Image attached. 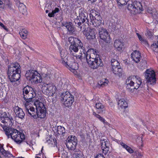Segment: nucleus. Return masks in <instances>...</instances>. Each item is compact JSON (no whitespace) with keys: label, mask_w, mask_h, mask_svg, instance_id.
Here are the masks:
<instances>
[{"label":"nucleus","mask_w":158,"mask_h":158,"mask_svg":"<svg viewBox=\"0 0 158 158\" xmlns=\"http://www.w3.org/2000/svg\"><path fill=\"white\" fill-rule=\"evenodd\" d=\"M21 67L17 62L10 64L8 67V76L10 82H15L19 80L20 78Z\"/></svg>","instance_id":"1"},{"label":"nucleus","mask_w":158,"mask_h":158,"mask_svg":"<svg viewBox=\"0 0 158 158\" xmlns=\"http://www.w3.org/2000/svg\"><path fill=\"white\" fill-rule=\"evenodd\" d=\"M96 53H98V50H95ZM85 50H83V53L84 55L86 56V58L87 62L89 64V67L93 69H95L99 67L102 66L103 64V63L101 59L100 56L96 54L97 57L95 58L91 57V55L88 54V53L89 52V50L86 52L85 54Z\"/></svg>","instance_id":"2"},{"label":"nucleus","mask_w":158,"mask_h":158,"mask_svg":"<svg viewBox=\"0 0 158 158\" xmlns=\"http://www.w3.org/2000/svg\"><path fill=\"white\" fill-rule=\"evenodd\" d=\"M23 98L26 101V103L31 102L34 104L35 102L33 101L34 100L33 99L35 97L36 94L33 88L27 85L23 88Z\"/></svg>","instance_id":"3"},{"label":"nucleus","mask_w":158,"mask_h":158,"mask_svg":"<svg viewBox=\"0 0 158 158\" xmlns=\"http://www.w3.org/2000/svg\"><path fill=\"white\" fill-rule=\"evenodd\" d=\"M25 76L27 80L32 81L35 84L41 83L42 81L41 75L36 70H30L27 71Z\"/></svg>","instance_id":"4"},{"label":"nucleus","mask_w":158,"mask_h":158,"mask_svg":"<svg viewBox=\"0 0 158 158\" xmlns=\"http://www.w3.org/2000/svg\"><path fill=\"white\" fill-rule=\"evenodd\" d=\"M90 22L94 26H100L102 23V18L100 13L96 10L92 9L90 10L89 14Z\"/></svg>","instance_id":"5"},{"label":"nucleus","mask_w":158,"mask_h":158,"mask_svg":"<svg viewBox=\"0 0 158 158\" xmlns=\"http://www.w3.org/2000/svg\"><path fill=\"white\" fill-rule=\"evenodd\" d=\"M34 104L36 108L35 115L37 116L36 118H45L46 116V111L44 104L38 100L35 101Z\"/></svg>","instance_id":"6"},{"label":"nucleus","mask_w":158,"mask_h":158,"mask_svg":"<svg viewBox=\"0 0 158 158\" xmlns=\"http://www.w3.org/2000/svg\"><path fill=\"white\" fill-rule=\"evenodd\" d=\"M68 41L71 44L69 49H85V48L83 46L81 40L77 38L71 36L69 38Z\"/></svg>","instance_id":"7"},{"label":"nucleus","mask_w":158,"mask_h":158,"mask_svg":"<svg viewBox=\"0 0 158 158\" xmlns=\"http://www.w3.org/2000/svg\"><path fill=\"white\" fill-rule=\"evenodd\" d=\"M43 92L48 96H52L55 93L56 88L55 86L52 84L44 83L42 85Z\"/></svg>","instance_id":"8"},{"label":"nucleus","mask_w":158,"mask_h":158,"mask_svg":"<svg viewBox=\"0 0 158 158\" xmlns=\"http://www.w3.org/2000/svg\"><path fill=\"white\" fill-rule=\"evenodd\" d=\"M127 9L131 11V13L135 14L137 13H139L143 10V7L141 3L137 1H135L131 4H128Z\"/></svg>","instance_id":"9"},{"label":"nucleus","mask_w":158,"mask_h":158,"mask_svg":"<svg viewBox=\"0 0 158 158\" xmlns=\"http://www.w3.org/2000/svg\"><path fill=\"white\" fill-rule=\"evenodd\" d=\"M144 74L147 84L152 85L154 83H155L156 79L154 71H150L147 69L144 73Z\"/></svg>","instance_id":"10"},{"label":"nucleus","mask_w":158,"mask_h":158,"mask_svg":"<svg viewBox=\"0 0 158 158\" xmlns=\"http://www.w3.org/2000/svg\"><path fill=\"white\" fill-rule=\"evenodd\" d=\"M77 144V139L75 136H69L66 140V145L67 148L71 150L75 149Z\"/></svg>","instance_id":"11"},{"label":"nucleus","mask_w":158,"mask_h":158,"mask_svg":"<svg viewBox=\"0 0 158 158\" xmlns=\"http://www.w3.org/2000/svg\"><path fill=\"white\" fill-rule=\"evenodd\" d=\"M63 65L74 73L76 72V70L78 68V64L75 62L73 58L69 57V60L66 62V64H64Z\"/></svg>","instance_id":"12"},{"label":"nucleus","mask_w":158,"mask_h":158,"mask_svg":"<svg viewBox=\"0 0 158 158\" xmlns=\"http://www.w3.org/2000/svg\"><path fill=\"white\" fill-rule=\"evenodd\" d=\"M99 34L100 38L102 40L106 43L110 42V36L107 30L103 27L99 28Z\"/></svg>","instance_id":"13"},{"label":"nucleus","mask_w":158,"mask_h":158,"mask_svg":"<svg viewBox=\"0 0 158 158\" xmlns=\"http://www.w3.org/2000/svg\"><path fill=\"white\" fill-rule=\"evenodd\" d=\"M29 103H25V106L26 109V113L27 115L31 116L33 117L34 118L36 119L37 116L35 115L36 111L34 107L31 106Z\"/></svg>","instance_id":"14"},{"label":"nucleus","mask_w":158,"mask_h":158,"mask_svg":"<svg viewBox=\"0 0 158 158\" xmlns=\"http://www.w3.org/2000/svg\"><path fill=\"white\" fill-rule=\"evenodd\" d=\"M60 98L61 100L74 101L73 96L68 91L62 93L60 96Z\"/></svg>","instance_id":"15"},{"label":"nucleus","mask_w":158,"mask_h":158,"mask_svg":"<svg viewBox=\"0 0 158 158\" xmlns=\"http://www.w3.org/2000/svg\"><path fill=\"white\" fill-rule=\"evenodd\" d=\"M83 34L87 39L91 40L95 38V32L94 30L90 28H89V30L85 29L83 31Z\"/></svg>","instance_id":"16"},{"label":"nucleus","mask_w":158,"mask_h":158,"mask_svg":"<svg viewBox=\"0 0 158 158\" xmlns=\"http://www.w3.org/2000/svg\"><path fill=\"white\" fill-rule=\"evenodd\" d=\"M61 59L60 62L63 65L66 64V62L69 60L68 54L67 50H61L60 52Z\"/></svg>","instance_id":"17"},{"label":"nucleus","mask_w":158,"mask_h":158,"mask_svg":"<svg viewBox=\"0 0 158 158\" xmlns=\"http://www.w3.org/2000/svg\"><path fill=\"white\" fill-rule=\"evenodd\" d=\"M14 111L16 116L23 119L24 117L25 114L22 109L18 106H16L14 108Z\"/></svg>","instance_id":"18"},{"label":"nucleus","mask_w":158,"mask_h":158,"mask_svg":"<svg viewBox=\"0 0 158 158\" xmlns=\"http://www.w3.org/2000/svg\"><path fill=\"white\" fill-rule=\"evenodd\" d=\"M62 25L66 27L68 31L71 33H73L75 31V28L71 22H63Z\"/></svg>","instance_id":"19"},{"label":"nucleus","mask_w":158,"mask_h":158,"mask_svg":"<svg viewBox=\"0 0 158 158\" xmlns=\"http://www.w3.org/2000/svg\"><path fill=\"white\" fill-rule=\"evenodd\" d=\"M131 56L133 58V60L135 63H138L140 60L141 58V53L139 52L137 50L131 53Z\"/></svg>","instance_id":"20"},{"label":"nucleus","mask_w":158,"mask_h":158,"mask_svg":"<svg viewBox=\"0 0 158 158\" xmlns=\"http://www.w3.org/2000/svg\"><path fill=\"white\" fill-rule=\"evenodd\" d=\"M79 17L82 23L86 21V23L88 24L89 22L90 19H88V14L85 11H82L80 13Z\"/></svg>","instance_id":"21"},{"label":"nucleus","mask_w":158,"mask_h":158,"mask_svg":"<svg viewBox=\"0 0 158 158\" xmlns=\"http://www.w3.org/2000/svg\"><path fill=\"white\" fill-rule=\"evenodd\" d=\"M133 78L135 79L136 81V83L134 82V84L133 86H132V88H131V90H129V91H131L132 89H138L139 86L142 83L141 79L138 76H133Z\"/></svg>","instance_id":"22"},{"label":"nucleus","mask_w":158,"mask_h":158,"mask_svg":"<svg viewBox=\"0 0 158 158\" xmlns=\"http://www.w3.org/2000/svg\"><path fill=\"white\" fill-rule=\"evenodd\" d=\"M70 53L77 59H81L82 58V53L81 50H70Z\"/></svg>","instance_id":"23"},{"label":"nucleus","mask_w":158,"mask_h":158,"mask_svg":"<svg viewBox=\"0 0 158 158\" xmlns=\"http://www.w3.org/2000/svg\"><path fill=\"white\" fill-rule=\"evenodd\" d=\"M14 132H13V133L10 137L16 143L18 142L19 140H17L19 139H18L20 137V136H18L19 134H20V132L16 129L14 130Z\"/></svg>","instance_id":"24"},{"label":"nucleus","mask_w":158,"mask_h":158,"mask_svg":"<svg viewBox=\"0 0 158 158\" xmlns=\"http://www.w3.org/2000/svg\"><path fill=\"white\" fill-rule=\"evenodd\" d=\"M133 76H131L128 77L126 80V84L127 85V89L131 90L130 87H132L133 86L134 84V82L132 80V78Z\"/></svg>","instance_id":"25"},{"label":"nucleus","mask_w":158,"mask_h":158,"mask_svg":"<svg viewBox=\"0 0 158 158\" xmlns=\"http://www.w3.org/2000/svg\"><path fill=\"white\" fill-rule=\"evenodd\" d=\"M3 129L5 131L6 134L8 138L11 136V135L14 132V130L15 129L9 127H4Z\"/></svg>","instance_id":"26"},{"label":"nucleus","mask_w":158,"mask_h":158,"mask_svg":"<svg viewBox=\"0 0 158 158\" xmlns=\"http://www.w3.org/2000/svg\"><path fill=\"white\" fill-rule=\"evenodd\" d=\"M112 70L113 73L116 75H118L119 76H121L122 73V69L121 68L120 66L118 67H114L112 68Z\"/></svg>","instance_id":"27"},{"label":"nucleus","mask_w":158,"mask_h":158,"mask_svg":"<svg viewBox=\"0 0 158 158\" xmlns=\"http://www.w3.org/2000/svg\"><path fill=\"white\" fill-rule=\"evenodd\" d=\"M55 130L56 133L59 135H61L64 136L65 133V128L60 126H57L56 129H55Z\"/></svg>","instance_id":"28"},{"label":"nucleus","mask_w":158,"mask_h":158,"mask_svg":"<svg viewBox=\"0 0 158 158\" xmlns=\"http://www.w3.org/2000/svg\"><path fill=\"white\" fill-rule=\"evenodd\" d=\"M95 106L97 109V112L99 114L102 113L104 111V106L101 103H96Z\"/></svg>","instance_id":"29"},{"label":"nucleus","mask_w":158,"mask_h":158,"mask_svg":"<svg viewBox=\"0 0 158 158\" xmlns=\"http://www.w3.org/2000/svg\"><path fill=\"white\" fill-rule=\"evenodd\" d=\"M114 48L117 49L119 48L122 49L124 48L123 43L118 40H115L114 42Z\"/></svg>","instance_id":"30"},{"label":"nucleus","mask_w":158,"mask_h":158,"mask_svg":"<svg viewBox=\"0 0 158 158\" xmlns=\"http://www.w3.org/2000/svg\"><path fill=\"white\" fill-rule=\"evenodd\" d=\"M114 57V58L112 59L111 60L112 67H118V66H120V64L118 61L117 60L118 56L116 55H115Z\"/></svg>","instance_id":"31"},{"label":"nucleus","mask_w":158,"mask_h":158,"mask_svg":"<svg viewBox=\"0 0 158 158\" xmlns=\"http://www.w3.org/2000/svg\"><path fill=\"white\" fill-rule=\"evenodd\" d=\"M19 34L22 39H25L27 37L28 32L26 29H22L20 30L19 32Z\"/></svg>","instance_id":"32"},{"label":"nucleus","mask_w":158,"mask_h":158,"mask_svg":"<svg viewBox=\"0 0 158 158\" xmlns=\"http://www.w3.org/2000/svg\"><path fill=\"white\" fill-rule=\"evenodd\" d=\"M118 104L119 106L122 108H125L127 107V102L123 99H120L118 101Z\"/></svg>","instance_id":"33"},{"label":"nucleus","mask_w":158,"mask_h":158,"mask_svg":"<svg viewBox=\"0 0 158 158\" xmlns=\"http://www.w3.org/2000/svg\"><path fill=\"white\" fill-rule=\"evenodd\" d=\"M108 82V81L106 79H102L98 82L97 87H103L104 86H106L107 85Z\"/></svg>","instance_id":"34"},{"label":"nucleus","mask_w":158,"mask_h":158,"mask_svg":"<svg viewBox=\"0 0 158 158\" xmlns=\"http://www.w3.org/2000/svg\"><path fill=\"white\" fill-rule=\"evenodd\" d=\"M0 152L5 156H10L11 155L8 151H6L3 148V146L0 143Z\"/></svg>","instance_id":"35"},{"label":"nucleus","mask_w":158,"mask_h":158,"mask_svg":"<svg viewBox=\"0 0 158 158\" xmlns=\"http://www.w3.org/2000/svg\"><path fill=\"white\" fill-rule=\"evenodd\" d=\"M19 9L20 12L23 14H26L27 9L25 5L22 3H20L19 6Z\"/></svg>","instance_id":"36"},{"label":"nucleus","mask_w":158,"mask_h":158,"mask_svg":"<svg viewBox=\"0 0 158 158\" xmlns=\"http://www.w3.org/2000/svg\"><path fill=\"white\" fill-rule=\"evenodd\" d=\"M61 103L63 105V106L69 108L70 107H71L72 106L73 102L74 101H66L65 100H61Z\"/></svg>","instance_id":"37"},{"label":"nucleus","mask_w":158,"mask_h":158,"mask_svg":"<svg viewBox=\"0 0 158 158\" xmlns=\"http://www.w3.org/2000/svg\"><path fill=\"white\" fill-rule=\"evenodd\" d=\"M93 114L96 118H98L101 121L103 122V123H106V124H108V123L106 122V121L104 118H102L99 115L97 114L95 112H93Z\"/></svg>","instance_id":"38"},{"label":"nucleus","mask_w":158,"mask_h":158,"mask_svg":"<svg viewBox=\"0 0 158 158\" xmlns=\"http://www.w3.org/2000/svg\"><path fill=\"white\" fill-rule=\"evenodd\" d=\"M18 136H20V137L18 139H19L17 140H19V142H17L16 143L18 144H19L22 142V141L23 139H25V135L24 134L21 133H20V134H19Z\"/></svg>","instance_id":"39"},{"label":"nucleus","mask_w":158,"mask_h":158,"mask_svg":"<svg viewBox=\"0 0 158 158\" xmlns=\"http://www.w3.org/2000/svg\"><path fill=\"white\" fill-rule=\"evenodd\" d=\"M109 143L106 140L105 141L104 140H103L102 142H101V148L102 149L103 148H105V147H107L108 145H109Z\"/></svg>","instance_id":"40"},{"label":"nucleus","mask_w":158,"mask_h":158,"mask_svg":"<svg viewBox=\"0 0 158 158\" xmlns=\"http://www.w3.org/2000/svg\"><path fill=\"white\" fill-rule=\"evenodd\" d=\"M118 4L119 5H123L127 4L128 0H117Z\"/></svg>","instance_id":"41"},{"label":"nucleus","mask_w":158,"mask_h":158,"mask_svg":"<svg viewBox=\"0 0 158 158\" xmlns=\"http://www.w3.org/2000/svg\"><path fill=\"white\" fill-rule=\"evenodd\" d=\"M107 146V147H105V148H103L102 149L103 152V153H104L105 155H106L107 153L109 151V145Z\"/></svg>","instance_id":"42"},{"label":"nucleus","mask_w":158,"mask_h":158,"mask_svg":"<svg viewBox=\"0 0 158 158\" xmlns=\"http://www.w3.org/2000/svg\"><path fill=\"white\" fill-rule=\"evenodd\" d=\"M146 35L148 36V37L151 38L152 36V32L149 30H147L146 33Z\"/></svg>","instance_id":"43"},{"label":"nucleus","mask_w":158,"mask_h":158,"mask_svg":"<svg viewBox=\"0 0 158 158\" xmlns=\"http://www.w3.org/2000/svg\"><path fill=\"white\" fill-rule=\"evenodd\" d=\"M158 43H154L151 45V48L152 49H158Z\"/></svg>","instance_id":"44"},{"label":"nucleus","mask_w":158,"mask_h":158,"mask_svg":"<svg viewBox=\"0 0 158 158\" xmlns=\"http://www.w3.org/2000/svg\"><path fill=\"white\" fill-rule=\"evenodd\" d=\"M126 150L130 153H132L134 152L133 150L129 146L127 148Z\"/></svg>","instance_id":"45"},{"label":"nucleus","mask_w":158,"mask_h":158,"mask_svg":"<svg viewBox=\"0 0 158 158\" xmlns=\"http://www.w3.org/2000/svg\"><path fill=\"white\" fill-rule=\"evenodd\" d=\"M141 43L143 44H144L146 46H148V44L147 41L145 39H143L141 41Z\"/></svg>","instance_id":"46"},{"label":"nucleus","mask_w":158,"mask_h":158,"mask_svg":"<svg viewBox=\"0 0 158 158\" xmlns=\"http://www.w3.org/2000/svg\"><path fill=\"white\" fill-rule=\"evenodd\" d=\"M59 11V9L58 8L56 7L55 8V10H52V12L54 15L55 14H56V13H58Z\"/></svg>","instance_id":"47"},{"label":"nucleus","mask_w":158,"mask_h":158,"mask_svg":"<svg viewBox=\"0 0 158 158\" xmlns=\"http://www.w3.org/2000/svg\"><path fill=\"white\" fill-rule=\"evenodd\" d=\"M75 22L76 23L77 22V24L79 27L81 26V23H82V22L81 21V20H79L78 19L76 20Z\"/></svg>","instance_id":"48"},{"label":"nucleus","mask_w":158,"mask_h":158,"mask_svg":"<svg viewBox=\"0 0 158 158\" xmlns=\"http://www.w3.org/2000/svg\"><path fill=\"white\" fill-rule=\"evenodd\" d=\"M120 144L121 146H122L123 147V148H124L126 149L128 147V146H127L126 144H125L124 143H123V142L121 143Z\"/></svg>","instance_id":"49"},{"label":"nucleus","mask_w":158,"mask_h":158,"mask_svg":"<svg viewBox=\"0 0 158 158\" xmlns=\"http://www.w3.org/2000/svg\"><path fill=\"white\" fill-rule=\"evenodd\" d=\"M136 35H137L138 37V38L139 40L141 41L143 39L142 36L138 33H137Z\"/></svg>","instance_id":"50"},{"label":"nucleus","mask_w":158,"mask_h":158,"mask_svg":"<svg viewBox=\"0 0 158 158\" xmlns=\"http://www.w3.org/2000/svg\"><path fill=\"white\" fill-rule=\"evenodd\" d=\"M96 158H105L104 156L101 154H99L96 157Z\"/></svg>","instance_id":"51"},{"label":"nucleus","mask_w":158,"mask_h":158,"mask_svg":"<svg viewBox=\"0 0 158 158\" xmlns=\"http://www.w3.org/2000/svg\"><path fill=\"white\" fill-rule=\"evenodd\" d=\"M48 16L50 17H53L54 16V15L52 12L51 13H49L48 14Z\"/></svg>","instance_id":"52"},{"label":"nucleus","mask_w":158,"mask_h":158,"mask_svg":"<svg viewBox=\"0 0 158 158\" xmlns=\"http://www.w3.org/2000/svg\"><path fill=\"white\" fill-rule=\"evenodd\" d=\"M125 64L126 65H128L130 64V62L128 60H126L125 61Z\"/></svg>","instance_id":"53"},{"label":"nucleus","mask_w":158,"mask_h":158,"mask_svg":"<svg viewBox=\"0 0 158 158\" xmlns=\"http://www.w3.org/2000/svg\"><path fill=\"white\" fill-rule=\"evenodd\" d=\"M137 155H137V156L139 157H142L143 156V154L141 153L140 152H138L137 154Z\"/></svg>","instance_id":"54"},{"label":"nucleus","mask_w":158,"mask_h":158,"mask_svg":"<svg viewBox=\"0 0 158 158\" xmlns=\"http://www.w3.org/2000/svg\"><path fill=\"white\" fill-rule=\"evenodd\" d=\"M85 45H86V47H87L86 48L88 49H90V50H91V49H94V48H90L89 47V46H88V44H85Z\"/></svg>","instance_id":"55"},{"label":"nucleus","mask_w":158,"mask_h":158,"mask_svg":"<svg viewBox=\"0 0 158 158\" xmlns=\"http://www.w3.org/2000/svg\"><path fill=\"white\" fill-rule=\"evenodd\" d=\"M53 140V142L54 143V145H56L57 142H56V140L55 139H52Z\"/></svg>","instance_id":"56"},{"label":"nucleus","mask_w":158,"mask_h":158,"mask_svg":"<svg viewBox=\"0 0 158 158\" xmlns=\"http://www.w3.org/2000/svg\"><path fill=\"white\" fill-rule=\"evenodd\" d=\"M25 49L31 48L29 46L27 45L26 44H25Z\"/></svg>","instance_id":"57"},{"label":"nucleus","mask_w":158,"mask_h":158,"mask_svg":"<svg viewBox=\"0 0 158 158\" xmlns=\"http://www.w3.org/2000/svg\"><path fill=\"white\" fill-rule=\"evenodd\" d=\"M2 27L3 29L6 30H7V29L6 28V27L4 25L3 26H2Z\"/></svg>","instance_id":"58"},{"label":"nucleus","mask_w":158,"mask_h":158,"mask_svg":"<svg viewBox=\"0 0 158 158\" xmlns=\"http://www.w3.org/2000/svg\"><path fill=\"white\" fill-rule=\"evenodd\" d=\"M2 27L3 29L6 30H7V29L6 28V27L4 25L3 26H2Z\"/></svg>","instance_id":"59"},{"label":"nucleus","mask_w":158,"mask_h":158,"mask_svg":"<svg viewBox=\"0 0 158 158\" xmlns=\"http://www.w3.org/2000/svg\"><path fill=\"white\" fill-rule=\"evenodd\" d=\"M0 26L1 27L4 26L3 24L0 22Z\"/></svg>","instance_id":"60"},{"label":"nucleus","mask_w":158,"mask_h":158,"mask_svg":"<svg viewBox=\"0 0 158 158\" xmlns=\"http://www.w3.org/2000/svg\"><path fill=\"white\" fill-rule=\"evenodd\" d=\"M89 1H90L91 2H95L96 0H88Z\"/></svg>","instance_id":"61"},{"label":"nucleus","mask_w":158,"mask_h":158,"mask_svg":"<svg viewBox=\"0 0 158 158\" xmlns=\"http://www.w3.org/2000/svg\"><path fill=\"white\" fill-rule=\"evenodd\" d=\"M2 2L0 0V5H2Z\"/></svg>","instance_id":"62"},{"label":"nucleus","mask_w":158,"mask_h":158,"mask_svg":"<svg viewBox=\"0 0 158 158\" xmlns=\"http://www.w3.org/2000/svg\"><path fill=\"white\" fill-rule=\"evenodd\" d=\"M45 12L46 13H48L49 12V10H46Z\"/></svg>","instance_id":"63"},{"label":"nucleus","mask_w":158,"mask_h":158,"mask_svg":"<svg viewBox=\"0 0 158 158\" xmlns=\"http://www.w3.org/2000/svg\"><path fill=\"white\" fill-rule=\"evenodd\" d=\"M35 158H41L39 156H35Z\"/></svg>","instance_id":"64"}]
</instances>
